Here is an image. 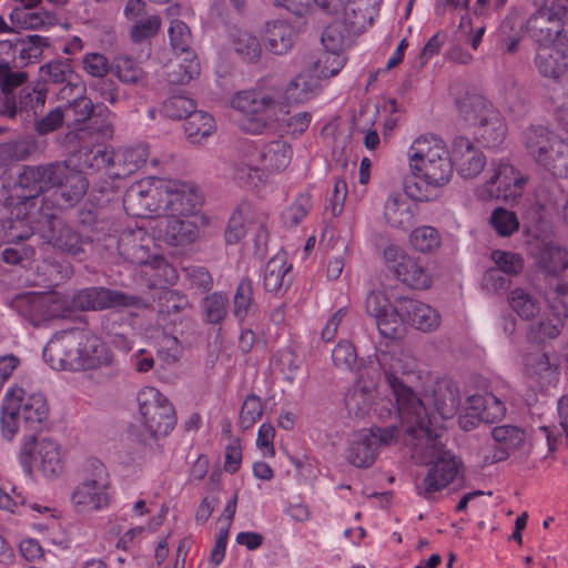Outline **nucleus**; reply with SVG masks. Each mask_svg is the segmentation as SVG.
<instances>
[{"mask_svg": "<svg viewBox=\"0 0 568 568\" xmlns=\"http://www.w3.org/2000/svg\"><path fill=\"white\" fill-rule=\"evenodd\" d=\"M18 185L24 191V197H36L45 192L42 165L24 166L18 178Z\"/></svg>", "mask_w": 568, "mask_h": 568, "instance_id": "5fc2aeb1", "label": "nucleus"}, {"mask_svg": "<svg viewBox=\"0 0 568 568\" xmlns=\"http://www.w3.org/2000/svg\"><path fill=\"white\" fill-rule=\"evenodd\" d=\"M417 205L402 193H392L384 205V217L395 229L407 230L415 223Z\"/></svg>", "mask_w": 568, "mask_h": 568, "instance_id": "393cba45", "label": "nucleus"}, {"mask_svg": "<svg viewBox=\"0 0 568 568\" xmlns=\"http://www.w3.org/2000/svg\"><path fill=\"white\" fill-rule=\"evenodd\" d=\"M459 114L471 125L491 126L496 133L495 140H503L506 126L499 119V113L483 95L465 94L457 101Z\"/></svg>", "mask_w": 568, "mask_h": 568, "instance_id": "4468645a", "label": "nucleus"}, {"mask_svg": "<svg viewBox=\"0 0 568 568\" xmlns=\"http://www.w3.org/2000/svg\"><path fill=\"white\" fill-rule=\"evenodd\" d=\"M140 297L106 287H88L73 296V304L81 311H101L118 306H136Z\"/></svg>", "mask_w": 568, "mask_h": 568, "instance_id": "a211bd4d", "label": "nucleus"}, {"mask_svg": "<svg viewBox=\"0 0 568 568\" xmlns=\"http://www.w3.org/2000/svg\"><path fill=\"white\" fill-rule=\"evenodd\" d=\"M429 416L408 424L403 429V442L412 448V457L422 464H432L424 479L417 484V493L427 500L447 487L457 477L460 460L445 449L442 434L430 427Z\"/></svg>", "mask_w": 568, "mask_h": 568, "instance_id": "f257e3e1", "label": "nucleus"}, {"mask_svg": "<svg viewBox=\"0 0 568 568\" xmlns=\"http://www.w3.org/2000/svg\"><path fill=\"white\" fill-rule=\"evenodd\" d=\"M113 70L116 78L125 84H141L146 78L139 63L126 55H119L114 59Z\"/></svg>", "mask_w": 568, "mask_h": 568, "instance_id": "3c124183", "label": "nucleus"}, {"mask_svg": "<svg viewBox=\"0 0 568 568\" xmlns=\"http://www.w3.org/2000/svg\"><path fill=\"white\" fill-rule=\"evenodd\" d=\"M181 215H165L158 224L159 239L171 246H185L194 242L197 226Z\"/></svg>", "mask_w": 568, "mask_h": 568, "instance_id": "4be33fe9", "label": "nucleus"}, {"mask_svg": "<svg viewBox=\"0 0 568 568\" xmlns=\"http://www.w3.org/2000/svg\"><path fill=\"white\" fill-rule=\"evenodd\" d=\"M40 72L47 82L70 88L77 87L80 79L72 65V60L68 58L55 59L41 65Z\"/></svg>", "mask_w": 568, "mask_h": 568, "instance_id": "f704fd0d", "label": "nucleus"}, {"mask_svg": "<svg viewBox=\"0 0 568 568\" xmlns=\"http://www.w3.org/2000/svg\"><path fill=\"white\" fill-rule=\"evenodd\" d=\"M313 207L308 193H301L293 203L282 212V221L287 227H296L306 217Z\"/></svg>", "mask_w": 568, "mask_h": 568, "instance_id": "13d9d810", "label": "nucleus"}, {"mask_svg": "<svg viewBox=\"0 0 568 568\" xmlns=\"http://www.w3.org/2000/svg\"><path fill=\"white\" fill-rule=\"evenodd\" d=\"M183 129L191 143H200L214 132V119L211 114L194 109V111L184 119Z\"/></svg>", "mask_w": 568, "mask_h": 568, "instance_id": "ea45409f", "label": "nucleus"}, {"mask_svg": "<svg viewBox=\"0 0 568 568\" xmlns=\"http://www.w3.org/2000/svg\"><path fill=\"white\" fill-rule=\"evenodd\" d=\"M87 478L73 490L71 500L78 511H95L110 504V476L106 467L99 459H91L87 465Z\"/></svg>", "mask_w": 568, "mask_h": 568, "instance_id": "1a4fd4ad", "label": "nucleus"}, {"mask_svg": "<svg viewBox=\"0 0 568 568\" xmlns=\"http://www.w3.org/2000/svg\"><path fill=\"white\" fill-rule=\"evenodd\" d=\"M528 156L555 178H568V143L542 125H530L521 135Z\"/></svg>", "mask_w": 568, "mask_h": 568, "instance_id": "423d86ee", "label": "nucleus"}, {"mask_svg": "<svg viewBox=\"0 0 568 568\" xmlns=\"http://www.w3.org/2000/svg\"><path fill=\"white\" fill-rule=\"evenodd\" d=\"M433 404L442 418L453 417L460 405V392L457 384L449 379L436 382L433 388Z\"/></svg>", "mask_w": 568, "mask_h": 568, "instance_id": "cd10ccee", "label": "nucleus"}, {"mask_svg": "<svg viewBox=\"0 0 568 568\" xmlns=\"http://www.w3.org/2000/svg\"><path fill=\"white\" fill-rule=\"evenodd\" d=\"M162 20L160 16L152 13L132 23L130 39L134 43H141L158 34Z\"/></svg>", "mask_w": 568, "mask_h": 568, "instance_id": "680f3d73", "label": "nucleus"}, {"mask_svg": "<svg viewBox=\"0 0 568 568\" xmlns=\"http://www.w3.org/2000/svg\"><path fill=\"white\" fill-rule=\"evenodd\" d=\"M374 320L378 332L383 337L392 341L397 338L402 331V324L405 321V317L400 312L399 298L397 300L396 307L389 305L385 312L378 314Z\"/></svg>", "mask_w": 568, "mask_h": 568, "instance_id": "49530a36", "label": "nucleus"}, {"mask_svg": "<svg viewBox=\"0 0 568 568\" xmlns=\"http://www.w3.org/2000/svg\"><path fill=\"white\" fill-rule=\"evenodd\" d=\"M36 453L40 468L45 476H58L63 469V458L59 444L51 438L37 439L34 434L24 436L19 459L27 475H32V456Z\"/></svg>", "mask_w": 568, "mask_h": 568, "instance_id": "f8f14e48", "label": "nucleus"}, {"mask_svg": "<svg viewBox=\"0 0 568 568\" xmlns=\"http://www.w3.org/2000/svg\"><path fill=\"white\" fill-rule=\"evenodd\" d=\"M47 47H49V39L38 34L19 38L13 42L14 53L18 52L26 64L38 61Z\"/></svg>", "mask_w": 568, "mask_h": 568, "instance_id": "de8ad7c7", "label": "nucleus"}, {"mask_svg": "<svg viewBox=\"0 0 568 568\" xmlns=\"http://www.w3.org/2000/svg\"><path fill=\"white\" fill-rule=\"evenodd\" d=\"M196 108L194 100L184 95H172L162 105V112L170 119H185Z\"/></svg>", "mask_w": 568, "mask_h": 568, "instance_id": "0e129e2a", "label": "nucleus"}, {"mask_svg": "<svg viewBox=\"0 0 568 568\" xmlns=\"http://www.w3.org/2000/svg\"><path fill=\"white\" fill-rule=\"evenodd\" d=\"M384 262L397 281L414 290H427L432 275L427 263L419 256L412 255L396 245L384 250Z\"/></svg>", "mask_w": 568, "mask_h": 568, "instance_id": "9d476101", "label": "nucleus"}, {"mask_svg": "<svg viewBox=\"0 0 568 568\" xmlns=\"http://www.w3.org/2000/svg\"><path fill=\"white\" fill-rule=\"evenodd\" d=\"M453 163L464 179L476 178L486 165L485 154L465 136H456L452 143Z\"/></svg>", "mask_w": 568, "mask_h": 568, "instance_id": "aec40b11", "label": "nucleus"}, {"mask_svg": "<svg viewBox=\"0 0 568 568\" xmlns=\"http://www.w3.org/2000/svg\"><path fill=\"white\" fill-rule=\"evenodd\" d=\"M199 74L200 62L197 57H184L182 62L169 65L166 80L171 84H186Z\"/></svg>", "mask_w": 568, "mask_h": 568, "instance_id": "603ef678", "label": "nucleus"}, {"mask_svg": "<svg viewBox=\"0 0 568 568\" xmlns=\"http://www.w3.org/2000/svg\"><path fill=\"white\" fill-rule=\"evenodd\" d=\"M527 178L520 174L508 161H499L495 173L479 191L484 200L503 199L508 201L520 195Z\"/></svg>", "mask_w": 568, "mask_h": 568, "instance_id": "ddd939ff", "label": "nucleus"}, {"mask_svg": "<svg viewBox=\"0 0 568 568\" xmlns=\"http://www.w3.org/2000/svg\"><path fill=\"white\" fill-rule=\"evenodd\" d=\"M493 257L497 264L496 268L486 272L487 280L501 278V273L517 275L524 267V261L517 253L495 251Z\"/></svg>", "mask_w": 568, "mask_h": 568, "instance_id": "8fccbe9b", "label": "nucleus"}, {"mask_svg": "<svg viewBox=\"0 0 568 568\" xmlns=\"http://www.w3.org/2000/svg\"><path fill=\"white\" fill-rule=\"evenodd\" d=\"M233 108L243 113L240 128L250 134H261L285 121L288 113L282 93L275 89L243 90L233 98Z\"/></svg>", "mask_w": 568, "mask_h": 568, "instance_id": "20e7f679", "label": "nucleus"}, {"mask_svg": "<svg viewBox=\"0 0 568 568\" xmlns=\"http://www.w3.org/2000/svg\"><path fill=\"white\" fill-rule=\"evenodd\" d=\"M409 168L415 178L433 187H443L454 174L453 156L445 142L434 135H420L408 151Z\"/></svg>", "mask_w": 568, "mask_h": 568, "instance_id": "39448f33", "label": "nucleus"}, {"mask_svg": "<svg viewBox=\"0 0 568 568\" xmlns=\"http://www.w3.org/2000/svg\"><path fill=\"white\" fill-rule=\"evenodd\" d=\"M262 278L266 292L283 295L294 280L293 266L287 262L286 255L278 253L270 258L263 268Z\"/></svg>", "mask_w": 568, "mask_h": 568, "instance_id": "412c9836", "label": "nucleus"}, {"mask_svg": "<svg viewBox=\"0 0 568 568\" xmlns=\"http://www.w3.org/2000/svg\"><path fill=\"white\" fill-rule=\"evenodd\" d=\"M43 322L52 318L64 317L69 312L68 300L58 293H41Z\"/></svg>", "mask_w": 568, "mask_h": 568, "instance_id": "69168bd1", "label": "nucleus"}, {"mask_svg": "<svg viewBox=\"0 0 568 568\" xmlns=\"http://www.w3.org/2000/svg\"><path fill=\"white\" fill-rule=\"evenodd\" d=\"M43 359L53 369L87 371L111 364L113 355L92 331L72 327L50 338Z\"/></svg>", "mask_w": 568, "mask_h": 568, "instance_id": "f03ea898", "label": "nucleus"}, {"mask_svg": "<svg viewBox=\"0 0 568 568\" xmlns=\"http://www.w3.org/2000/svg\"><path fill=\"white\" fill-rule=\"evenodd\" d=\"M489 224L496 233L503 237L510 236L519 229V222L516 214L504 207H496L491 212Z\"/></svg>", "mask_w": 568, "mask_h": 568, "instance_id": "052dcab7", "label": "nucleus"}, {"mask_svg": "<svg viewBox=\"0 0 568 568\" xmlns=\"http://www.w3.org/2000/svg\"><path fill=\"white\" fill-rule=\"evenodd\" d=\"M491 437L495 442L491 460L501 462L510 454L519 450L526 444V432L515 425H501L493 428Z\"/></svg>", "mask_w": 568, "mask_h": 568, "instance_id": "b1692460", "label": "nucleus"}, {"mask_svg": "<svg viewBox=\"0 0 568 568\" xmlns=\"http://www.w3.org/2000/svg\"><path fill=\"white\" fill-rule=\"evenodd\" d=\"M20 415L23 425L31 432H40L45 426L49 418V405L47 398L41 393H33L26 396L20 404Z\"/></svg>", "mask_w": 568, "mask_h": 568, "instance_id": "a878e982", "label": "nucleus"}, {"mask_svg": "<svg viewBox=\"0 0 568 568\" xmlns=\"http://www.w3.org/2000/svg\"><path fill=\"white\" fill-rule=\"evenodd\" d=\"M294 37L293 28L283 21H273L266 24V47L274 54H285L293 47Z\"/></svg>", "mask_w": 568, "mask_h": 568, "instance_id": "e433bc0d", "label": "nucleus"}, {"mask_svg": "<svg viewBox=\"0 0 568 568\" xmlns=\"http://www.w3.org/2000/svg\"><path fill=\"white\" fill-rule=\"evenodd\" d=\"M505 414V404L494 394H475L467 398L466 413L458 417V424L468 432L476 428L481 422L495 423Z\"/></svg>", "mask_w": 568, "mask_h": 568, "instance_id": "dca6fc26", "label": "nucleus"}, {"mask_svg": "<svg viewBox=\"0 0 568 568\" xmlns=\"http://www.w3.org/2000/svg\"><path fill=\"white\" fill-rule=\"evenodd\" d=\"M264 405L255 394H250L244 399L240 412V426L242 429L252 428L262 417Z\"/></svg>", "mask_w": 568, "mask_h": 568, "instance_id": "e2e57ef3", "label": "nucleus"}, {"mask_svg": "<svg viewBox=\"0 0 568 568\" xmlns=\"http://www.w3.org/2000/svg\"><path fill=\"white\" fill-rule=\"evenodd\" d=\"M149 154V145L145 143L119 150L115 152L116 170H112L110 173L113 179L129 176L146 163Z\"/></svg>", "mask_w": 568, "mask_h": 568, "instance_id": "bb28decb", "label": "nucleus"}, {"mask_svg": "<svg viewBox=\"0 0 568 568\" xmlns=\"http://www.w3.org/2000/svg\"><path fill=\"white\" fill-rule=\"evenodd\" d=\"M377 361L396 400V413L402 427L428 416L423 400L402 377L409 378L416 369L415 359L396 343L386 344Z\"/></svg>", "mask_w": 568, "mask_h": 568, "instance_id": "7ed1b4c3", "label": "nucleus"}, {"mask_svg": "<svg viewBox=\"0 0 568 568\" xmlns=\"http://www.w3.org/2000/svg\"><path fill=\"white\" fill-rule=\"evenodd\" d=\"M47 223L41 236L48 244L74 258L84 257L85 246L91 243L88 239L55 215H50Z\"/></svg>", "mask_w": 568, "mask_h": 568, "instance_id": "2eb2a0df", "label": "nucleus"}, {"mask_svg": "<svg viewBox=\"0 0 568 568\" xmlns=\"http://www.w3.org/2000/svg\"><path fill=\"white\" fill-rule=\"evenodd\" d=\"M354 33L343 21H334L322 32V43L324 49L343 53L351 44V34Z\"/></svg>", "mask_w": 568, "mask_h": 568, "instance_id": "79ce46f5", "label": "nucleus"}, {"mask_svg": "<svg viewBox=\"0 0 568 568\" xmlns=\"http://www.w3.org/2000/svg\"><path fill=\"white\" fill-rule=\"evenodd\" d=\"M542 294L557 317H568V282L559 276L545 277Z\"/></svg>", "mask_w": 568, "mask_h": 568, "instance_id": "473e14b6", "label": "nucleus"}, {"mask_svg": "<svg viewBox=\"0 0 568 568\" xmlns=\"http://www.w3.org/2000/svg\"><path fill=\"white\" fill-rule=\"evenodd\" d=\"M346 61L347 58L343 53L324 49L317 55H310L306 65L308 71L320 80L336 75L344 68Z\"/></svg>", "mask_w": 568, "mask_h": 568, "instance_id": "7c9ffc66", "label": "nucleus"}, {"mask_svg": "<svg viewBox=\"0 0 568 568\" xmlns=\"http://www.w3.org/2000/svg\"><path fill=\"white\" fill-rule=\"evenodd\" d=\"M80 165L87 173L104 171L113 179L110 172L116 170L115 152L104 146L91 148L81 154Z\"/></svg>", "mask_w": 568, "mask_h": 568, "instance_id": "c9c22d12", "label": "nucleus"}, {"mask_svg": "<svg viewBox=\"0 0 568 568\" xmlns=\"http://www.w3.org/2000/svg\"><path fill=\"white\" fill-rule=\"evenodd\" d=\"M232 315L243 322L248 317H253L258 312V303L254 297L253 282L245 277L237 284L232 300Z\"/></svg>", "mask_w": 568, "mask_h": 568, "instance_id": "2f4dec72", "label": "nucleus"}, {"mask_svg": "<svg viewBox=\"0 0 568 568\" xmlns=\"http://www.w3.org/2000/svg\"><path fill=\"white\" fill-rule=\"evenodd\" d=\"M172 49L178 54L190 58L195 55L191 50L192 37L189 27L181 20L172 21L169 29Z\"/></svg>", "mask_w": 568, "mask_h": 568, "instance_id": "bf43d9fd", "label": "nucleus"}, {"mask_svg": "<svg viewBox=\"0 0 568 568\" xmlns=\"http://www.w3.org/2000/svg\"><path fill=\"white\" fill-rule=\"evenodd\" d=\"M318 90V79L311 72H301L287 85L284 97L288 103H304L313 99Z\"/></svg>", "mask_w": 568, "mask_h": 568, "instance_id": "4c0bfd02", "label": "nucleus"}, {"mask_svg": "<svg viewBox=\"0 0 568 568\" xmlns=\"http://www.w3.org/2000/svg\"><path fill=\"white\" fill-rule=\"evenodd\" d=\"M525 376L540 390L555 386L559 381L560 368L556 356L544 352H532L525 357Z\"/></svg>", "mask_w": 568, "mask_h": 568, "instance_id": "6ab92c4d", "label": "nucleus"}, {"mask_svg": "<svg viewBox=\"0 0 568 568\" xmlns=\"http://www.w3.org/2000/svg\"><path fill=\"white\" fill-rule=\"evenodd\" d=\"M535 64L541 75L558 79L568 69V57L560 50L545 44L538 50Z\"/></svg>", "mask_w": 568, "mask_h": 568, "instance_id": "72a5a7b5", "label": "nucleus"}, {"mask_svg": "<svg viewBox=\"0 0 568 568\" xmlns=\"http://www.w3.org/2000/svg\"><path fill=\"white\" fill-rule=\"evenodd\" d=\"M81 64L83 71L95 80L106 77L113 69V64H110L108 58L99 52L85 53L82 58Z\"/></svg>", "mask_w": 568, "mask_h": 568, "instance_id": "338daca9", "label": "nucleus"}, {"mask_svg": "<svg viewBox=\"0 0 568 568\" xmlns=\"http://www.w3.org/2000/svg\"><path fill=\"white\" fill-rule=\"evenodd\" d=\"M88 186L85 176L80 171H73L68 166V172L59 187L64 204L68 206L77 204L87 193Z\"/></svg>", "mask_w": 568, "mask_h": 568, "instance_id": "a19ab883", "label": "nucleus"}, {"mask_svg": "<svg viewBox=\"0 0 568 568\" xmlns=\"http://www.w3.org/2000/svg\"><path fill=\"white\" fill-rule=\"evenodd\" d=\"M139 410L145 427L153 436H165L176 425V414L170 400L154 387L138 393Z\"/></svg>", "mask_w": 568, "mask_h": 568, "instance_id": "9b49d317", "label": "nucleus"}, {"mask_svg": "<svg viewBox=\"0 0 568 568\" xmlns=\"http://www.w3.org/2000/svg\"><path fill=\"white\" fill-rule=\"evenodd\" d=\"M412 246L422 253H433L440 246L439 232L433 226L416 227L409 235Z\"/></svg>", "mask_w": 568, "mask_h": 568, "instance_id": "4d7b16f0", "label": "nucleus"}, {"mask_svg": "<svg viewBox=\"0 0 568 568\" xmlns=\"http://www.w3.org/2000/svg\"><path fill=\"white\" fill-rule=\"evenodd\" d=\"M47 94L44 83H39L36 87H23L19 92L18 112L30 110L37 115L44 106Z\"/></svg>", "mask_w": 568, "mask_h": 568, "instance_id": "864d4df0", "label": "nucleus"}, {"mask_svg": "<svg viewBox=\"0 0 568 568\" xmlns=\"http://www.w3.org/2000/svg\"><path fill=\"white\" fill-rule=\"evenodd\" d=\"M292 155L291 145L282 139L273 140L261 148L253 146L247 151L246 162L237 165L235 178L240 182L248 183L252 173L256 174L261 170L280 172L288 166Z\"/></svg>", "mask_w": 568, "mask_h": 568, "instance_id": "6e6552de", "label": "nucleus"}, {"mask_svg": "<svg viewBox=\"0 0 568 568\" xmlns=\"http://www.w3.org/2000/svg\"><path fill=\"white\" fill-rule=\"evenodd\" d=\"M64 112L65 118H71L75 125H80L93 116L95 108L90 98L82 95L69 102Z\"/></svg>", "mask_w": 568, "mask_h": 568, "instance_id": "774afa93", "label": "nucleus"}, {"mask_svg": "<svg viewBox=\"0 0 568 568\" xmlns=\"http://www.w3.org/2000/svg\"><path fill=\"white\" fill-rule=\"evenodd\" d=\"M536 11L527 20L531 37L541 44L568 42V8L556 0H534Z\"/></svg>", "mask_w": 568, "mask_h": 568, "instance_id": "0eeeda50", "label": "nucleus"}, {"mask_svg": "<svg viewBox=\"0 0 568 568\" xmlns=\"http://www.w3.org/2000/svg\"><path fill=\"white\" fill-rule=\"evenodd\" d=\"M23 399V389L12 387L7 392L1 405V432L2 436L11 440L18 433L20 415V404Z\"/></svg>", "mask_w": 568, "mask_h": 568, "instance_id": "c85d7f7f", "label": "nucleus"}, {"mask_svg": "<svg viewBox=\"0 0 568 568\" xmlns=\"http://www.w3.org/2000/svg\"><path fill=\"white\" fill-rule=\"evenodd\" d=\"M374 394L365 387L354 386L345 395V407L351 416L364 417L372 408Z\"/></svg>", "mask_w": 568, "mask_h": 568, "instance_id": "09e8293b", "label": "nucleus"}, {"mask_svg": "<svg viewBox=\"0 0 568 568\" xmlns=\"http://www.w3.org/2000/svg\"><path fill=\"white\" fill-rule=\"evenodd\" d=\"M376 456L377 449L374 445V438L366 433V429L353 436L346 450V459L353 466L367 468L374 464Z\"/></svg>", "mask_w": 568, "mask_h": 568, "instance_id": "c756f323", "label": "nucleus"}, {"mask_svg": "<svg viewBox=\"0 0 568 568\" xmlns=\"http://www.w3.org/2000/svg\"><path fill=\"white\" fill-rule=\"evenodd\" d=\"M511 310L523 320L529 321L540 312L539 301L525 288H514L508 294Z\"/></svg>", "mask_w": 568, "mask_h": 568, "instance_id": "37998d69", "label": "nucleus"}, {"mask_svg": "<svg viewBox=\"0 0 568 568\" xmlns=\"http://www.w3.org/2000/svg\"><path fill=\"white\" fill-rule=\"evenodd\" d=\"M234 52L245 63H257L262 57L260 40L247 31H237L232 39Z\"/></svg>", "mask_w": 568, "mask_h": 568, "instance_id": "c03bdc74", "label": "nucleus"}, {"mask_svg": "<svg viewBox=\"0 0 568 568\" xmlns=\"http://www.w3.org/2000/svg\"><path fill=\"white\" fill-rule=\"evenodd\" d=\"M399 307L405 321L420 332H434L440 325L439 313L428 304L409 297H400Z\"/></svg>", "mask_w": 568, "mask_h": 568, "instance_id": "5701e85b", "label": "nucleus"}, {"mask_svg": "<svg viewBox=\"0 0 568 568\" xmlns=\"http://www.w3.org/2000/svg\"><path fill=\"white\" fill-rule=\"evenodd\" d=\"M538 263L545 277L558 276L568 267V252L560 246H546L540 252Z\"/></svg>", "mask_w": 568, "mask_h": 568, "instance_id": "a18cd8bd", "label": "nucleus"}, {"mask_svg": "<svg viewBox=\"0 0 568 568\" xmlns=\"http://www.w3.org/2000/svg\"><path fill=\"white\" fill-rule=\"evenodd\" d=\"M9 305L30 324L38 326L43 323L41 293L19 294L10 301Z\"/></svg>", "mask_w": 568, "mask_h": 568, "instance_id": "58836bf2", "label": "nucleus"}, {"mask_svg": "<svg viewBox=\"0 0 568 568\" xmlns=\"http://www.w3.org/2000/svg\"><path fill=\"white\" fill-rule=\"evenodd\" d=\"M162 185L164 215H190L202 202L199 189L192 183L170 180Z\"/></svg>", "mask_w": 568, "mask_h": 568, "instance_id": "f3484780", "label": "nucleus"}, {"mask_svg": "<svg viewBox=\"0 0 568 568\" xmlns=\"http://www.w3.org/2000/svg\"><path fill=\"white\" fill-rule=\"evenodd\" d=\"M202 307L207 323L221 324L227 315L229 297L222 292L211 293L204 297Z\"/></svg>", "mask_w": 568, "mask_h": 568, "instance_id": "6e6d98bb", "label": "nucleus"}]
</instances>
